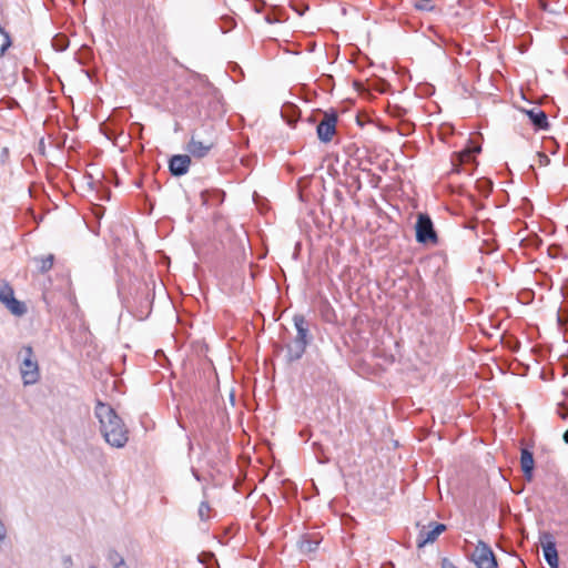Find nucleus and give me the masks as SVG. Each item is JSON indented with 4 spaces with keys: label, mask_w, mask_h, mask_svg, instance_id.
<instances>
[{
    "label": "nucleus",
    "mask_w": 568,
    "mask_h": 568,
    "mask_svg": "<svg viewBox=\"0 0 568 568\" xmlns=\"http://www.w3.org/2000/svg\"><path fill=\"white\" fill-rule=\"evenodd\" d=\"M414 7L418 11H427V12H430L435 9V6L432 2V0H416L414 3Z\"/></svg>",
    "instance_id": "a211bd4d"
},
{
    "label": "nucleus",
    "mask_w": 568,
    "mask_h": 568,
    "mask_svg": "<svg viewBox=\"0 0 568 568\" xmlns=\"http://www.w3.org/2000/svg\"><path fill=\"white\" fill-rule=\"evenodd\" d=\"M539 542L542 547L544 558L551 568L558 567V552L556 540L552 534L544 531L539 536Z\"/></svg>",
    "instance_id": "0eeeda50"
},
{
    "label": "nucleus",
    "mask_w": 568,
    "mask_h": 568,
    "mask_svg": "<svg viewBox=\"0 0 568 568\" xmlns=\"http://www.w3.org/2000/svg\"><path fill=\"white\" fill-rule=\"evenodd\" d=\"M211 507L207 501H202L199 506V517L201 520H207L210 518Z\"/></svg>",
    "instance_id": "aec40b11"
},
{
    "label": "nucleus",
    "mask_w": 568,
    "mask_h": 568,
    "mask_svg": "<svg viewBox=\"0 0 568 568\" xmlns=\"http://www.w3.org/2000/svg\"><path fill=\"white\" fill-rule=\"evenodd\" d=\"M537 159H538V164L540 166H546L549 164L550 160L548 158V155H546L545 153L542 152H537Z\"/></svg>",
    "instance_id": "412c9836"
},
{
    "label": "nucleus",
    "mask_w": 568,
    "mask_h": 568,
    "mask_svg": "<svg viewBox=\"0 0 568 568\" xmlns=\"http://www.w3.org/2000/svg\"><path fill=\"white\" fill-rule=\"evenodd\" d=\"M470 560L477 568H497L496 556L488 544L479 540L470 555Z\"/></svg>",
    "instance_id": "423d86ee"
},
{
    "label": "nucleus",
    "mask_w": 568,
    "mask_h": 568,
    "mask_svg": "<svg viewBox=\"0 0 568 568\" xmlns=\"http://www.w3.org/2000/svg\"><path fill=\"white\" fill-rule=\"evenodd\" d=\"M14 296L13 288L9 284H4L0 288V302L7 304Z\"/></svg>",
    "instance_id": "f3484780"
},
{
    "label": "nucleus",
    "mask_w": 568,
    "mask_h": 568,
    "mask_svg": "<svg viewBox=\"0 0 568 568\" xmlns=\"http://www.w3.org/2000/svg\"><path fill=\"white\" fill-rule=\"evenodd\" d=\"M562 439L566 444H568V429L564 433Z\"/></svg>",
    "instance_id": "393cba45"
},
{
    "label": "nucleus",
    "mask_w": 568,
    "mask_h": 568,
    "mask_svg": "<svg viewBox=\"0 0 568 568\" xmlns=\"http://www.w3.org/2000/svg\"><path fill=\"white\" fill-rule=\"evenodd\" d=\"M200 197L203 205L210 206L221 203L224 197V192L220 190H205L201 192Z\"/></svg>",
    "instance_id": "ddd939ff"
},
{
    "label": "nucleus",
    "mask_w": 568,
    "mask_h": 568,
    "mask_svg": "<svg viewBox=\"0 0 568 568\" xmlns=\"http://www.w3.org/2000/svg\"><path fill=\"white\" fill-rule=\"evenodd\" d=\"M191 165L190 154H176L169 161V170L173 176H182L187 173Z\"/></svg>",
    "instance_id": "1a4fd4ad"
},
{
    "label": "nucleus",
    "mask_w": 568,
    "mask_h": 568,
    "mask_svg": "<svg viewBox=\"0 0 568 568\" xmlns=\"http://www.w3.org/2000/svg\"><path fill=\"white\" fill-rule=\"evenodd\" d=\"M114 568H129V567H128V566H126V564L124 562V564H122L121 566H119V567H114Z\"/></svg>",
    "instance_id": "bb28decb"
},
{
    "label": "nucleus",
    "mask_w": 568,
    "mask_h": 568,
    "mask_svg": "<svg viewBox=\"0 0 568 568\" xmlns=\"http://www.w3.org/2000/svg\"><path fill=\"white\" fill-rule=\"evenodd\" d=\"M94 414L104 440L112 447H124L129 440V430L115 410L109 404L98 400Z\"/></svg>",
    "instance_id": "f257e3e1"
},
{
    "label": "nucleus",
    "mask_w": 568,
    "mask_h": 568,
    "mask_svg": "<svg viewBox=\"0 0 568 568\" xmlns=\"http://www.w3.org/2000/svg\"><path fill=\"white\" fill-rule=\"evenodd\" d=\"M446 530V525L444 524H434L432 529H427L423 527L417 535V546L419 548L424 547L426 544L433 542L437 539V537Z\"/></svg>",
    "instance_id": "9d476101"
},
{
    "label": "nucleus",
    "mask_w": 568,
    "mask_h": 568,
    "mask_svg": "<svg viewBox=\"0 0 568 568\" xmlns=\"http://www.w3.org/2000/svg\"><path fill=\"white\" fill-rule=\"evenodd\" d=\"M416 241L422 244H437L438 237L434 230L432 219L427 214H418L415 224Z\"/></svg>",
    "instance_id": "39448f33"
},
{
    "label": "nucleus",
    "mask_w": 568,
    "mask_h": 568,
    "mask_svg": "<svg viewBox=\"0 0 568 568\" xmlns=\"http://www.w3.org/2000/svg\"><path fill=\"white\" fill-rule=\"evenodd\" d=\"M460 162H469L473 158V154L469 150H465L458 154Z\"/></svg>",
    "instance_id": "4be33fe9"
},
{
    "label": "nucleus",
    "mask_w": 568,
    "mask_h": 568,
    "mask_svg": "<svg viewBox=\"0 0 568 568\" xmlns=\"http://www.w3.org/2000/svg\"><path fill=\"white\" fill-rule=\"evenodd\" d=\"M89 568H97V567H94V566H91V567H89Z\"/></svg>",
    "instance_id": "cd10ccee"
},
{
    "label": "nucleus",
    "mask_w": 568,
    "mask_h": 568,
    "mask_svg": "<svg viewBox=\"0 0 568 568\" xmlns=\"http://www.w3.org/2000/svg\"><path fill=\"white\" fill-rule=\"evenodd\" d=\"M6 307L17 316H21L27 312L23 303L18 301L14 296L6 304Z\"/></svg>",
    "instance_id": "2eb2a0df"
},
{
    "label": "nucleus",
    "mask_w": 568,
    "mask_h": 568,
    "mask_svg": "<svg viewBox=\"0 0 568 568\" xmlns=\"http://www.w3.org/2000/svg\"><path fill=\"white\" fill-rule=\"evenodd\" d=\"M317 545H318L317 542H315L314 546L311 542H308L307 549L308 550H314L317 547Z\"/></svg>",
    "instance_id": "a878e982"
},
{
    "label": "nucleus",
    "mask_w": 568,
    "mask_h": 568,
    "mask_svg": "<svg viewBox=\"0 0 568 568\" xmlns=\"http://www.w3.org/2000/svg\"><path fill=\"white\" fill-rule=\"evenodd\" d=\"M535 460L532 453L527 448H523L520 452V467L524 473V476L528 480L532 478Z\"/></svg>",
    "instance_id": "f8f14e48"
},
{
    "label": "nucleus",
    "mask_w": 568,
    "mask_h": 568,
    "mask_svg": "<svg viewBox=\"0 0 568 568\" xmlns=\"http://www.w3.org/2000/svg\"><path fill=\"white\" fill-rule=\"evenodd\" d=\"M337 115L335 113H325L323 120L317 124L316 132L321 142L332 141L336 132Z\"/></svg>",
    "instance_id": "6e6552de"
},
{
    "label": "nucleus",
    "mask_w": 568,
    "mask_h": 568,
    "mask_svg": "<svg viewBox=\"0 0 568 568\" xmlns=\"http://www.w3.org/2000/svg\"><path fill=\"white\" fill-rule=\"evenodd\" d=\"M192 474H193L194 478H195L197 481H200V480H201V477H200V475H199V473H197V470H196V469L192 468Z\"/></svg>",
    "instance_id": "b1692460"
},
{
    "label": "nucleus",
    "mask_w": 568,
    "mask_h": 568,
    "mask_svg": "<svg viewBox=\"0 0 568 568\" xmlns=\"http://www.w3.org/2000/svg\"><path fill=\"white\" fill-rule=\"evenodd\" d=\"M11 45V39L9 33L0 26V57Z\"/></svg>",
    "instance_id": "dca6fc26"
},
{
    "label": "nucleus",
    "mask_w": 568,
    "mask_h": 568,
    "mask_svg": "<svg viewBox=\"0 0 568 568\" xmlns=\"http://www.w3.org/2000/svg\"><path fill=\"white\" fill-rule=\"evenodd\" d=\"M215 143L212 126H203L202 129L192 132L191 139L185 146V151L190 156L203 159L215 146Z\"/></svg>",
    "instance_id": "7ed1b4c3"
},
{
    "label": "nucleus",
    "mask_w": 568,
    "mask_h": 568,
    "mask_svg": "<svg viewBox=\"0 0 568 568\" xmlns=\"http://www.w3.org/2000/svg\"><path fill=\"white\" fill-rule=\"evenodd\" d=\"M23 358L20 364V374L24 386L34 385L40 379L39 364L31 346H23Z\"/></svg>",
    "instance_id": "20e7f679"
},
{
    "label": "nucleus",
    "mask_w": 568,
    "mask_h": 568,
    "mask_svg": "<svg viewBox=\"0 0 568 568\" xmlns=\"http://www.w3.org/2000/svg\"><path fill=\"white\" fill-rule=\"evenodd\" d=\"M33 262L40 273H45L50 271L54 263V255L48 254L45 256H36L33 257Z\"/></svg>",
    "instance_id": "4468645a"
},
{
    "label": "nucleus",
    "mask_w": 568,
    "mask_h": 568,
    "mask_svg": "<svg viewBox=\"0 0 568 568\" xmlns=\"http://www.w3.org/2000/svg\"><path fill=\"white\" fill-rule=\"evenodd\" d=\"M520 111L528 116V119L530 120V122L532 123V125L535 126L536 130H547L548 129L549 123H548L547 114L540 108L535 106L529 110L521 109Z\"/></svg>",
    "instance_id": "9b49d317"
},
{
    "label": "nucleus",
    "mask_w": 568,
    "mask_h": 568,
    "mask_svg": "<svg viewBox=\"0 0 568 568\" xmlns=\"http://www.w3.org/2000/svg\"><path fill=\"white\" fill-rule=\"evenodd\" d=\"M442 567H443V568H456V567L454 566V564H453V562H450V561H449V560H447V559H444V560H443Z\"/></svg>",
    "instance_id": "5701e85b"
},
{
    "label": "nucleus",
    "mask_w": 568,
    "mask_h": 568,
    "mask_svg": "<svg viewBox=\"0 0 568 568\" xmlns=\"http://www.w3.org/2000/svg\"><path fill=\"white\" fill-rule=\"evenodd\" d=\"M294 327L296 329V336L293 342L286 345V359L288 363L301 359L306 351L307 345L312 341L310 334V324L302 314H295L293 316Z\"/></svg>",
    "instance_id": "f03ea898"
},
{
    "label": "nucleus",
    "mask_w": 568,
    "mask_h": 568,
    "mask_svg": "<svg viewBox=\"0 0 568 568\" xmlns=\"http://www.w3.org/2000/svg\"><path fill=\"white\" fill-rule=\"evenodd\" d=\"M106 559L113 565V568L125 562L123 557L115 550H109Z\"/></svg>",
    "instance_id": "6ab92c4d"
}]
</instances>
